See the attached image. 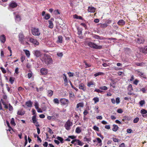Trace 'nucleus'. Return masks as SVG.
I'll return each mask as SVG.
<instances>
[{
	"mask_svg": "<svg viewBox=\"0 0 147 147\" xmlns=\"http://www.w3.org/2000/svg\"><path fill=\"white\" fill-rule=\"evenodd\" d=\"M0 40L3 43H4L6 40V37L5 35L3 34L0 36Z\"/></svg>",
	"mask_w": 147,
	"mask_h": 147,
	"instance_id": "2eb2a0df",
	"label": "nucleus"
},
{
	"mask_svg": "<svg viewBox=\"0 0 147 147\" xmlns=\"http://www.w3.org/2000/svg\"><path fill=\"white\" fill-rule=\"evenodd\" d=\"M29 41L32 43L34 46H38L39 43L36 39L30 38L29 39Z\"/></svg>",
	"mask_w": 147,
	"mask_h": 147,
	"instance_id": "423d86ee",
	"label": "nucleus"
},
{
	"mask_svg": "<svg viewBox=\"0 0 147 147\" xmlns=\"http://www.w3.org/2000/svg\"><path fill=\"white\" fill-rule=\"evenodd\" d=\"M48 22L49 23V27L50 28H52L53 27V24L52 20H49Z\"/></svg>",
	"mask_w": 147,
	"mask_h": 147,
	"instance_id": "cd10ccee",
	"label": "nucleus"
},
{
	"mask_svg": "<svg viewBox=\"0 0 147 147\" xmlns=\"http://www.w3.org/2000/svg\"><path fill=\"white\" fill-rule=\"evenodd\" d=\"M96 139L97 140L98 143H101V144H102V140L100 138H96Z\"/></svg>",
	"mask_w": 147,
	"mask_h": 147,
	"instance_id": "69168bd1",
	"label": "nucleus"
},
{
	"mask_svg": "<svg viewBox=\"0 0 147 147\" xmlns=\"http://www.w3.org/2000/svg\"><path fill=\"white\" fill-rule=\"evenodd\" d=\"M140 113L142 114H146L147 113V111L144 109H142L141 110Z\"/></svg>",
	"mask_w": 147,
	"mask_h": 147,
	"instance_id": "a19ab883",
	"label": "nucleus"
},
{
	"mask_svg": "<svg viewBox=\"0 0 147 147\" xmlns=\"http://www.w3.org/2000/svg\"><path fill=\"white\" fill-rule=\"evenodd\" d=\"M56 138L58 140H59L61 143H63L64 142L63 139L61 137L59 136H57Z\"/></svg>",
	"mask_w": 147,
	"mask_h": 147,
	"instance_id": "2f4dec72",
	"label": "nucleus"
},
{
	"mask_svg": "<svg viewBox=\"0 0 147 147\" xmlns=\"http://www.w3.org/2000/svg\"><path fill=\"white\" fill-rule=\"evenodd\" d=\"M127 89L128 91L129 92L133 91V89L132 88V85L131 84H129L128 86Z\"/></svg>",
	"mask_w": 147,
	"mask_h": 147,
	"instance_id": "5701e85b",
	"label": "nucleus"
},
{
	"mask_svg": "<svg viewBox=\"0 0 147 147\" xmlns=\"http://www.w3.org/2000/svg\"><path fill=\"white\" fill-rule=\"evenodd\" d=\"M84 104L83 102H79L76 105V108L78 109L79 107H83L84 106Z\"/></svg>",
	"mask_w": 147,
	"mask_h": 147,
	"instance_id": "4be33fe9",
	"label": "nucleus"
},
{
	"mask_svg": "<svg viewBox=\"0 0 147 147\" xmlns=\"http://www.w3.org/2000/svg\"><path fill=\"white\" fill-rule=\"evenodd\" d=\"M33 102L30 100H28L26 102L25 105L28 107H32Z\"/></svg>",
	"mask_w": 147,
	"mask_h": 147,
	"instance_id": "6ab92c4d",
	"label": "nucleus"
},
{
	"mask_svg": "<svg viewBox=\"0 0 147 147\" xmlns=\"http://www.w3.org/2000/svg\"><path fill=\"white\" fill-rule=\"evenodd\" d=\"M139 120V118L138 117H136L134 119L133 122L134 123H136Z\"/></svg>",
	"mask_w": 147,
	"mask_h": 147,
	"instance_id": "49530a36",
	"label": "nucleus"
},
{
	"mask_svg": "<svg viewBox=\"0 0 147 147\" xmlns=\"http://www.w3.org/2000/svg\"><path fill=\"white\" fill-rule=\"evenodd\" d=\"M93 38H94L99 40H103L105 38L100 36H99L96 35H94L93 36Z\"/></svg>",
	"mask_w": 147,
	"mask_h": 147,
	"instance_id": "412c9836",
	"label": "nucleus"
},
{
	"mask_svg": "<svg viewBox=\"0 0 147 147\" xmlns=\"http://www.w3.org/2000/svg\"><path fill=\"white\" fill-rule=\"evenodd\" d=\"M0 69L2 71V72L3 74H5L6 73V71L4 68H3L2 67H1Z\"/></svg>",
	"mask_w": 147,
	"mask_h": 147,
	"instance_id": "6e6d98bb",
	"label": "nucleus"
},
{
	"mask_svg": "<svg viewBox=\"0 0 147 147\" xmlns=\"http://www.w3.org/2000/svg\"><path fill=\"white\" fill-rule=\"evenodd\" d=\"M84 63H85V65L86 66L85 67L86 68H87L88 67H90L91 65H90L88 64L85 61H84Z\"/></svg>",
	"mask_w": 147,
	"mask_h": 147,
	"instance_id": "864d4df0",
	"label": "nucleus"
},
{
	"mask_svg": "<svg viewBox=\"0 0 147 147\" xmlns=\"http://www.w3.org/2000/svg\"><path fill=\"white\" fill-rule=\"evenodd\" d=\"M108 26V25L106 23H104V24H100V26L102 28H105L106 27Z\"/></svg>",
	"mask_w": 147,
	"mask_h": 147,
	"instance_id": "72a5a7b5",
	"label": "nucleus"
},
{
	"mask_svg": "<svg viewBox=\"0 0 147 147\" xmlns=\"http://www.w3.org/2000/svg\"><path fill=\"white\" fill-rule=\"evenodd\" d=\"M48 95L50 96H52L53 94V91L51 90H49L48 91Z\"/></svg>",
	"mask_w": 147,
	"mask_h": 147,
	"instance_id": "58836bf2",
	"label": "nucleus"
},
{
	"mask_svg": "<svg viewBox=\"0 0 147 147\" xmlns=\"http://www.w3.org/2000/svg\"><path fill=\"white\" fill-rule=\"evenodd\" d=\"M54 12L55 13V14H60V13L59 12V10H58V9H56V10H55V11H54Z\"/></svg>",
	"mask_w": 147,
	"mask_h": 147,
	"instance_id": "774afa93",
	"label": "nucleus"
},
{
	"mask_svg": "<svg viewBox=\"0 0 147 147\" xmlns=\"http://www.w3.org/2000/svg\"><path fill=\"white\" fill-rule=\"evenodd\" d=\"M99 88L101 90H106L108 89L107 87L106 86L100 87Z\"/></svg>",
	"mask_w": 147,
	"mask_h": 147,
	"instance_id": "ea45409f",
	"label": "nucleus"
},
{
	"mask_svg": "<svg viewBox=\"0 0 147 147\" xmlns=\"http://www.w3.org/2000/svg\"><path fill=\"white\" fill-rule=\"evenodd\" d=\"M113 141L115 142H118L119 140L117 138H112Z\"/></svg>",
	"mask_w": 147,
	"mask_h": 147,
	"instance_id": "4d7b16f0",
	"label": "nucleus"
},
{
	"mask_svg": "<svg viewBox=\"0 0 147 147\" xmlns=\"http://www.w3.org/2000/svg\"><path fill=\"white\" fill-rule=\"evenodd\" d=\"M50 18V15L48 13L46 14L45 16V17L44 18L46 20H48Z\"/></svg>",
	"mask_w": 147,
	"mask_h": 147,
	"instance_id": "09e8293b",
	"label": "nucleus"
},
{
	"mask_svg": "<svg viewBox=\"0 0 147 147\" xmlns=\"http://www.w3.org/2000/svg\"><path fill=\"white\" fill-rule=\"evenodd\" d=\"M42 61L47 65H52L53 64V61L50 56L45 55L42 58L40 59Z\"/></svg>",
	"mask_w": 147,
	"mask_h": 147,
	"instance_id": "f257e3e1",
	"label": "nucleus"
},
{
	"mask_svg": "<svg viewBox=\"0 0 147 147\" xmlns=\"http://www.w3.org/2000/svg\"><path fill=\"white\" fill-rule=\"evenodd\" d=\"M93 100L94 101L95 103L98 102L99 101V99L98 97H94L93 98Z\"/></svg>",
	"mask_w": 147,
	"mask_h": 147,
	"instance_id": "37998d69",
	"label": "nucleus"
},
{
	"mask_svg": "<svg viewBox=\"0 0 147 147\" xmlns=\"http://www.w3.org/2000/svg\"><path fill=\"white\" fill-rule=\"evenodd\" d=\"M38 106L39 105L38 103L37 102H35L34 103V106L35 109H38V108H39Z\"/></svg>",
	"mask_w": 147,
	"mask_h": 147,
	"instance_id": "603ef678",
	"label": "nucleus"
},
{
	"mask_svg": "<svg viewBox=\"0 0 147 147\" xmlns=\"http://www.w3.org/2000/svg\"><path fill=\"white\" fill-rule=\"evenodd\" d=\"M79 89L82 90L84 91H85L86 90V87L83 83H81L79 85Z\"/></svg>",
	"mask_w": 147,
	"mask_h": 147,
	"instance_id": "ddd939ff",
	"label": "nucleus"
},
{
	"mask_svg": "<svg viewBox=\"0 0 147 147\" xmlns=\"http://www.w3.org/2000/svg\"><path fill=\"white\" fill-rule=\"evenodd\" d=\"M53 101L55 104H58L59 103V101L57 98L54 99L53 100Z\"/></svg>",
	"mask_w": 147,
	"mask_h": 147,
	"instance_id": "4c0bfd02",
	"label": "nucleus"
},
{
	"mask_svg": "<svg viewBox=\"0 0 147 147\" xmlns=\"http://www.w3.org/2000/svg\"><path fill=\"white\" fill-rule=\"evenodd\" d=\"M103 74H104L102 72H99L96 73L94 74V76L96 77L99 75H101Z\"/></svg>",
	"mask_w": 147,
	"mask_h": 147,
	"instance_id": "c9c22d12",
	"label": "nucleus"
},
{
	"mask_svg": "<svg viewBox=\"0 0 147 147\" xmlns=\"http://www.w3.org/2000/svg\"><path fill=\"white\" fill-rule=\"evenodd\" d=\"M144 64V63L143 62H141V63H138V62H136L135 63V64L138 66H142Z\"/></svg>",
	"mask_w": 147,
	"mask_h": 147,
	"instance_id": "473e14b6",
	"label": "nucleus"
},
{
	"mask_svg": "<svg viewBox=\"0 0 147 147\" xmlns=\"http://www.w3.org/2000/svg\"><path fill=\"white\" fill-rule=\"evenodd\" d=\"M115 82L114 80H112V83L110 84V86H112L113 88H115V86L113 85V84H115Z\"/></svg>",
	"mask_w": 147,
	"mask_h": 147,
	"instance_id": "a18cd8bd",
	"label": "nucleus"
},
{
	"mask_svg": "<svg viewBox=\"0 0 147 147\" xmlns=\"http://www.w3.org/2000/svg\"><path fill=\"white\" fill-rule=\"evenodd\" d=\"M73 18L77 19H79L82 20H83V18L82 16H78L76 14H75V15H74Z\"/></svg>",
	"mask_w": 147,
	"mask_h": 147,
	"instance_id": "a878e982",
	"label": "nucleus"
},
{
	"mask_svg": "<svg viewBox=\"0 0 147 147\" xmlns=\"http://www.w3.org/2000/svg\"><path fill=\"white\" fill-rule=\"evenodd\" d=\"M88 11L91 13H94L95 11V9L93 7H89L88 9Z\"/></svg>",
	"mask_w": 147,
	"mask_h": 147,
	"instance_id": "f3484780",
	"label": "nucleus"
},
{
	"mask_svg": "<svg viewBox=\"0 0 147 147\" xmlns=\"http://www.w3.org/2000/svg\"><path fill=\"white\" fill-rule=\"evenodd\" d=\"M139 82V80L138 79H136L133 82V84L136 85H137Z\"/></svg>",
	"mask_w": 147,
	"mask_h": 147,
	"instance_id": "5fc2aeb1",
	"label": "nucleus"
},
{
	"mask_svg": "<svg viewBox=\"0 0 147 147\" xmlns=\"http://www.w3.org/2000/svg\"><path fill=\"white\" fill-rule=\"evenodd\" d=\"M40 71L42 75H46L48 73V70L45 68H41Z\"/></svg>",
	"mask_w": 147,
	"mask_h": 147,
	"instance_id": "6e6552de",
	"label": "nucleus"
},
{
	"mask_svg": "<svg viewBox=\"0 0 147 147\" xmlns=\"http://www.w3.org/2000/svg\"><path fill=\"white\" fill-rule=\"evenodd\" d=\"M9 111H12L13 110V108L12 106L10 105V104H9Z\"/></svg>",
	"mask_w": 147,
	"mask_h": 147,
	"instance_id": "bf43d9fd",
	"label": "nucleus"
},
{
	"mask_svg": "<svg viewBox=\"0 0 147 147\" xmlns=\"http://www.w3.org/2000/svg\"><path fill=\"white\" fill-rule=\"evenodd\" d=\"M131 118L130 117L128 116H125L123 117L122 120L123 121H129L130 120Z\"/></svg>",
	"mask_w": 147,
	"mask_h": 147,
	"instance_id": "c756f323",
	"label": "nucleus"
},
{
	"mask_svg": "<svg viewBox=\"0 0 147 147\" xmlns=\"http://www.w3.org/2000/svg\"><path fill=\"white\" fill-rule=\"evenodd\" d=\"M24 36L22 33H20L19 35V40L21 44H24Z\"/></svg>",
	"mask_w": 147,
	"mask_h": 147,
	"instance_id": "9d476101",
	"label": "nucleus"
},
{
	"mask_svg": "<svg viewBox=\"0 0 147 147\" xmlns=\"http://www.w3.org/2000/svg\"><path fill=\"white\" fill-rule=\"evenodd\" d=\"M60 102L61 103V105H67L69 102L68 99L65 98H61Z\"/></svg>",
	"mask_w": 147,
	"mask_h": 147,
	"instance_id": "0eeeda50",
	"label": "nucleus"
},
{
	"mask_svg": "<svg viewBox=\"0 0 147 147\" xmlns=\"http://www.w3.org/2000/svg\"><path fill=\"white\" fill-rule=\"evenodd\" d=\"M31 32L32 35L35 36H39L40 34V32L39 29L36 28H32Z\"/></svg>",
	"mask_w": 147,
	"mask_h": 147,
	"instance_id": "7ed1b4c3",
	"label": "nucleus"
},
{
	"mask_svg": "<svg viewBox=\"0 0 147 147\" xmlns=\"http://www.w3.org/2000/svg\"><path fill=\"white\" fill-rule=\"evenodd\" d=\"M120 100L119 97L117 98L116 99V102L117 104H118L120 103Z\"/></svg>",
	"mask_w": 147,
	"mask_h": 147,
	"instance_id": "338daca9",
	"label": "nucleus"
},
{
	"mask_svg": "<svg viewBox=\"0 0 147 147\" xmlns=\"http://www.w3.org/2000/svg\"><path fill=\"white\" fill-rule=\"evenodd\" d=\"M32 122L36 126H39V125L38 124V122L37 121V119L36 118V115L33 116L32 117Z\"/></svg>",
	"mask_w": 147,
	"mask_h": 147,
	"instance_id": "1a4fd4ad",
	"label": "nucleus"
},
{
	"mask_svg": "<svg viewBox=\"0 0 147 147\" xmlns=\"http://www.w3.org/2000/svg\"><path fill=\"white\" fill-rule=\"evenodd\" d=\"M132 130L130 129H127V132L128 133H131L133 132Z\"/></svg>",
	"mask_w": 147,
	"mask_h": 147,
	"instance_id": "680f3d73",
	"label": "nucleus"
},
{
	"mask_svg": "<svg viewBox=\"0 0 147 147\" xmlns=\"http://www.w3.org/2000/svg\"><path fill=\"white\" fill-rule=\"evenodd\" d=\"M93 129L95 130L96 131H99V128L98 127L96 126V125H94L93 126Z\"/></svg>",
	"mask_w": 147,
	"mask_h": 147,
	"instance_id": "0e129e2a",
	"label": "nucleus"
},
{
	"mask_svg": "<svg viewBox=\"0 0 147 147\" xmlns=\"http://www.w3.org/2000/svg\"><path fill=\"white\" fill-rule=\"evenodd\" d=\"M117 23L119 26H123L125 24V22L124 20H119Z\"/></svg>",
	"mask_w": 147,
	"mask_h": 147,
	"instance_id": "aec40b11",
	"label": "nucleus"
},
{
	"mask_svg": "<svg viewBox=\"0 0 147 147\" xmlns=\"http://www.w3.org/2000/svg\"><path fill=\"white\" fill-rule=\"evenodd\" d=\"M91 139L90 138H87L86 137L84 138V141L85 142H90Z\"/></svg>",
	"mask_w": 147,
	"mask_h": 147,
	"instance_id": "c03bdc74",
	"label": "nucleus"
},
{
	"mask_svg": "<svg viewBox=\"0 0 147 147\" xmlns=\"http://www.w3.org/2000/svg\"><path fill=\"white\" fill-rule=\"evenodd\" d=\"M140 50L141 52H142L145 54L147 53V46H145L144 48H141Z\"/></svg>",
	"mask_w": 147,
	"mask_h": 147,
	"instance_id": "4468645a",
	"label": "nucleus"
},
{
	"mask_svg": "<svg viewBox=\"0 0 147 147\" xmlns=\"http://www.w3.org/2000/svg\"><path fill=\"white\" fill-rule=\"evenodd\" d=\"M76 138V136H68V138H71L72 139H75Z\"/></svg>",
	"mask_w": 147,
	"mask_h": 147,
	"instance_id": "e2e57ef3",
	"label": "nucleus"
},
{
	"mask_svg": "<svg viewBox=\"0 0 147 147\" xmlns=\"http://www.w3.org/2000/svg\"><path fill=\"white\" fill-rule=\"evenodd\" d=\"M86 43L90 47L93 49H100L102 48L101 45H98L90 41H86Z\"/></svg>",
	"mask_w": 147,
	"mask_h": 147,
	"instance_id": "f03ea898",
	"label": "nucleus"
},
{
	"mask_svg": "<svg viewBox=\"0 0 147 147\" xmlns=\"http://www.w3.org/2000/svg\"><path fill=\"white\" fill-rule=\"evenodd\" d=\"M113 128L112 130L113 131H116L118 130L119 129V127L117 125L115 124H114L113 125Z\"/></svg>",
	"mask_w": 147,
	"mask_h": 147,
	"instance_id": "393cba45",
	"label": "nucleus"
},
{
	"mask_svg": "<svg viewBox=\"0 0 147 147\" xmlns=\"http://www.w3.org/2000/svg\"><path fill=\"white\" fill-rule=\"evenodd\" d=\"M25 113V111H23V109L19 110L17 112V114L20 115H24Z\"/></svg>",
	"mask_w": 147,
	"mask_h": 147,
	"instance_id": "a211bd4d",
	"label": "nucleus"
},
{
	"mask_svg": "<svg viewBox=\"0 0 147 147\" xmlns=\"http://www.w3.org/2000/svg\"><path fill=\"white\" fill-rule=\"evenodd\" d=\"M5 86H6L7 90L8 92H10V93H11L12 92V90H10V88L9 87L8 85L7 84H5Z\"/></svg>",
	"mask_w": 147,
	"mask_h": 147,
	"instance_id": "e433bc0d",
	"label": "nucleus"
},
{
	"mask_svg": "<svg viewBox=\"0 0 147 147\" xmlns=\"http://www.w3.org/2000/svg\"><path fill=\"white\" fill-rule=\"evenodd\" d=\"M24 51L25 53L28 57H29L30 55V53L29 51L27 50H24Z\"/></svg>",
	"mask_w": 147,
	"mask_h": 147,
	"instance_id": "bb28decb",
	"label": "nucleus"
},
{
	"mask_svg": "<svg viewBox=\"0 0 147 147\" xmlns=\"http://www.w3.org/2000/svg\"><path fill=\"white\" fill-rule=\"evenodd\" d=\"M88 113V112L86 110H85L83 113L84 116L86 115Z\"/></svg>",
	"mask_w": 147,
	"mask_h": 147,
	"instance_id": "052dcab7",
	"label": "nucleus"
},
{
	"mask_svg": "<svg viewBox=\"0 0 147 147\" xmlns=\"http://www.w3.org/2000/svg\"><path fill=\"white\" fill-rule=\"evenodd\" d=\"M58 40L57 42H58L61 43L62 42V37L61 36H58Z\"/></svg>",
	"mask_w": 147,
	"mask_h": 147,
	"instance_id": "c85d7f7f",
	"label": "nucleus"
},
{
	"mask_svg": "<svg viewBox=\"0 0 147 147\" xmlns=\"http://www.w3.org/2000/svg\"><path fill=\"white\" fill-rule=\"evenodd\" d=\"M72 122L70 121V119H68L66 122L64 127L66 130H69L71 129V126H72Z\"/></svg>",
	"mask_w": 147,
	"mask_h": 147,
	"instance_id": "20e7f679",
	"label": "nucleus"
},
{
	"mask_svg": "<svg viewBox=\"0 0 147 147\" xmlns=\"http://www.w3.org/2000/svg\"><path fill=\"white\" fill-rule=\"evenodd\" d=\"M135 41L136 43L138 44H141L144 43L145 41V39L144 37L141 36L139 38H136Z\"/></svg>",
	"mask_w": 147,
	"mask_h": 147,
	"instance_id": "39448f33",
	"label": "nucleus"
},
{
	"mask_svg": "<svg viewBox=\"0 0 147 147\" xmlns=\"http://www.w3.org/2000/svg\"><path fill=\"white\" fill-rule=\"evenodd\" d=\"M30 73H29L28 74V78L29 79L31 78V77H32L33 74L31 71Z\"/></svg>",
	"mask_w": 147,
	"mask_h": 147,
	"instance_id": "de8ad7c7",
	"label": "nucleus"
},
{
	"mask_svg": "<svg viewBox=\"0 0 147 147\" xmlns=\"http://www.w3.org/2000/svg\"><path fill=\"white\" fill-rule=\"evenodd\" d=\"M94 83L92 81H90L88 83L87 86L88 87H90L91 85H94Z\"/></svg>",
	"mask_w": 147,
	"mask_h": 147,
	"instance_id": "79ce46f5",
	"label": "nucleus"
},
{
	"mask_svg": "<svg viewBox=\"0 0 147 147\" xmlns=\"http://www.w3.org/2000/svg\"><path fill=\"white\" fill-rule=\"evenodd\" d=\"M9 6L10 7L13 8L16 7L18 6V4L16 2L12 1L10 3Z\"/></svg>",
	"mask_w": 147,
	"mask_h": 147,
	"instance_id": "9b49d317",
	"label": "nucleus"
},
{
	"mask_svg": "<svg viewBox=\"0 0 147 147\" xmlns=\"http://www.w3.org/2000/svg\"><path fill=\"white\" fill-rule=\"evenodd\" d=\"M70 85H71V87L74 89V90H75L76 91H77L78 90V89L76 88V87H74L72 84V83H71V81H69Z\"/></svg>",
	"mask_w": 147,
	"mask_h": 147,
	"instance_id": "8fccbe9b",
	"label": "nucleus"
},
{
	"mask_svg": "<svg viewBox=\"0 0 147 147\" xmlns=\"http://www.w3.org/2000/svg\"><path fill=\"white\" fill-rule=\"evenodd\" d=\"M77 142H78V145L82 146L83 145L82 143L79 140L77 139Z\"/></svg>",
	"mask_w": 147,
	"mask_h": 147,
	"instance_id": "3c124183",
	"label": "nucleus"
},
{
	"mask_svg": "<svg viewBox=\"0 0 147 147\" xmlns=\"http://www.w3.org/2000/svg\"><path fill=\"white\" fill-rule=\"evenodd\" d=\"M63 78L64 82V84L65 86H66L68 85V80L67 77L65 74H63Z\"/></svg>",
	"mask_w": 147,
	"mask_h": 147,
	"instance_id": "dca6fc26",
	"label": "nucleus"
},
{
	"mask_svg": "<svg viewBox=\"0 0 147 147\" xmlns=\"http://www.w3.org/2000/svg\"><path fill=\"white\" fill-rule=\"evenodd\" d=\"M15 80V78L13 77H10L9 78V81L10 83L11 84H13Z\"/></svg>",
	"mask_w": 147,
	"mask_h": 147,
	"instance_id": "b1692460",
	"label": "nucleus"
},
{
	"mask_svg": "<svg viewBox=\"0 0 147 147\" xmlns=\"http://www.w3.org/2000/svg\"><path fill=\"white\" fill-rule=\"evenodd\" d=\"M139 103L141 106H142L145 104V101L144 100H141L139 102Z\"/></svg>",
	"mask_w": 147,
	"mask_h": 147,
	"instance_id": "13d9d810",
	"label": "nucleus"
},
{
	"mask_svg": "<svg viewBox=\"0 0 147 147\" xmlns=\"http://www.w3.org/2000/svg\"><path fill=\"white\" fill-rule=\"evenodd\" d=\"M10 123L11 125L15 126L16 124L14 121V119L13 118H12L11 121Z\"/></svg>",
	"mask_w": 147,
	"mask_h": 147,
	"instance_id": "f704fd0d",
	"label": "nucleus"
},
{
	"mask_svg": "<svg viewBox=\"0 0 147 147\" xmlns=\"http://www.w3.org/2000/svg\"><path fill=\"white\" fill-rule=\"evenodd\" d=\"M33 53L34 55L37 57H40L42 55L40 51L38 50L34 51Z\"/></svg>",
	"mask_w": 147,
	"mask_h": 147,
	"instance_id": "f8f14e48",
	"label": "nucleus"
},
{
	"mask_svg": "<svg viewBox=\"0 0 147 147\" xmlns=\"http://www.w3.org/2000/svg\"><path fill=\"white\" fill-rule=\"evenodd\" d=\"M77 134H79L81 132V128L79 127H77L75 130Z\"/></svg>",
	"mask_w": 147,
	"mask_h": 147,
	"instance_id": "7c9ffc66",
	"label": "nucleus"
}]
</instances>
